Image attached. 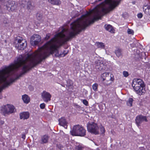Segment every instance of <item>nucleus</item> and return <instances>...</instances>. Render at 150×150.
<instances>
[{
    "label": "nucleus",
    "instance_id": "obj_36",
    "mask_svg": "<svg viewBox=\"0 0 150 150\" xmlns=\"http://www.w3.org/2000/svg\"><path fill=\"white\" fill-rule=\"evenodd\" d=\"M137 16L139 18H141L142 17L143 15L142 13H139L137 14Z\"/></svg>",
    "mask_w": 150,
    "mask_h": 150
},
{
    "label": "nucleus",
    "instance_id": "obj_26",
    "mask_svg": "<svg viewBox=\"0 0 150 150\" xmlns=\"http://www.w3.org/2000/svg\"><path fill=\"white\" fill-rule=\"evenodd\" d=\"M98 85L96 83H95L93 85L92 88L93 90L94 91H97Z\"/></svg>",
    "mask_w": 150,
    "mask_h": 150
},
{
    "label": "nucleus",
    "instance_id": "obj_30",
    "mask_svg": "<svg viewBox=\"0 0 150 150\" xmlns=\"http://www.w3.org/2000/svg\"><path fill=\"white\" fill-rule=\"evenodd\" d=\"M83 103L86 106H88V102L86 100H81Z\"/></svg>",
    "mask_w": 150,
    "mask_h": 150
},
{
    "label": "nucleus",
    "instance_id": "obj_23",
    "mask_svg": "<svg viewBox=\"0 0 150 150\" xmlns=\"http://www.w3.org/2000/svg\"><path fill=\"white\" fill-rule=\"evenodd\" d=\"M133 101V99L132 98H129L127 102V105L130 107L132 106Z\"/></svg>",
    "mask_w": 150,
    "mask_h": 150
},
{
    "label": "nucleus",
    "instance_id": "obj_13",
    "mask_svg": "<svg viewBox=\"0 0 150 150\" xmlns=\"http://www.w3.org/2000/svg\"><path fill=\"white\" fill-rule=\"evenodd\" d=\"M6 8L8 11H13L15 10L17 8L16 4L14 2H11L10 4H8L6 6Z\"/></svg>",
    "mask_w": 150,
    "mask_h": 150
},
{
    "label": "nucleus",
    "instance_id": "obj_29",
    "mask_svg": "<svg viewBox=\"0 0 150 150\" xmlns=\"http://www.w3.org/2000/svg\"><path fill=\"white\" fill-rule=\"evenodd\" d=\"M127 33L128 34H131L133 35L134 34V31L132 29L128 28L127 30Z\"/></svg>",
    "mask_w": 150,
    "mask_h": 150
},
{
    "label": "nucleus",
    "instance_id": "obj_6",
    "mask_svg": "<svg viewBox=\"0 0 150 150\" xmlns=\"http://www.w3.org/2000/svg\"><path fill=\"white\" fill-rule=\"evenodd\" d=\"M136 83H132V86L136 93L139 96L144 95L146 92L145 87H140Z\"/></svg>",
    "mask_w": 150,
    "mask_h": 150
},
{
    "label": "nucleus",
    "instance_id": "obj_31",
    "mask_svg": "<svg viewBox=\"0 0 150 150\" xmlns=\"http://www.w3.org/2000/svg\"><path fill=\"white\" fill-rule=\"evenodd\" d=\"M51 35L50 34V33L47 34L46 35V37L45 38V40H47L48 39H49L50 38L51 36Z\"/></svg>",
    "mask_w": 150,
    "mask_h": 150
},
{
    "label": "nucleus",
    "instance_id": "obj_14",
    "mask_svg": "<svg viewBox=\"0 0 150 150\" xmlns=\"http://www.w3.org/2000/svg\"><path fill=\"white\" fill-rule=\"evenodd\" d=\"M59 124L66 129L67 127V122L64 117H62L59 120Z\"/></svg>",
    "mask_w": 150,
    "mask_h": 150
},
{
    "label": "nucleus",
    "instance_id": "obj_17",
    "mask_svg": "<svg viewBox=\"0 0 150 150\" xmlns=\"http://www.w3.org/2000/svg\"><path fill=\"white\" fill-rule=\"evenodd\" d=\"M22 98L24 103H28L30 101V99L28 96L26 94L22 95Z\"/></svg>",
    "mask_w": 150,
    "mask_h": 150
},
{
    "label": "nucleus",
    "instance_id": "obj_9",
    "mask_svg": "<svg viewBox=\"0 0 150 150\" xmlns=\"http://www.w3.org/2000/svg\"><path fill=\"white\" fill-rule=\"evenodd\" d=\"M135 121L138 127L139 126L140 124L143 122L145 121L147 122L148 121L146 117L142 115L137 116L136 118Z\"/></svg>",
    "mask_w": 150,
    "mask_h": 150
},
{
    "label": "nucleus",
    "instance_id": "obj_16",
    "mask_svg": "<svg viewBox=\"0 0 150 150\" xmlns=\"http://www.w3.org/2000/svg\"><path fill=\"white\" fill-rule=\"evenodd\" d=\"M136 83L137 84L139 85L140 87H145L144 82L140 79H134L133 80L132 83Z\"/></svg>",
    "mask_w": 150,
    "mask_h": 150
},
{
    "label": "nucleus",
    "instance_id": "obj_32",
    "mask_svg": "<svg viewBox=\"0 0 150 150\" xmlns=\"http://www.w3.org/2000/svg\"><path fill=\"white\" fill-rule=\"evenodd\" d=\"M123 74L124 76L125 77H127L129 75L128 73V72L126 71H124L123 72Z\"/></svg>",
    "mask_w": 150,
    "mask_h": 150
},
{
    "label": "nucleus",
    "instance_id": "obj_1",
    "mask_svg": "<svg viewBox=\"0 0 150 150\" xmlns=\"http://www.w3.org/2000/svg\"><path fill=\"white\" fill-rule=\"evenodd\" d=\"M121 0H105L91 11L72 23L70 29L69 30L67 28V41L95 21L100 19L104 15L114 9Z\"/></svg>",
    "mask_w": 150,
    "mask_h": 150
},
{
    "label": "nucleus",
    "instance_id": "obj_20",
    "mask_svg": "<svg viewBox=\"0 0 150 150\" xmlns=\"http://www.w3.org/2000/svg\"><path fill=\"white\" fill-rule=\"evenodd\" d=\"M49 137L47 135L43 136L41 138L40 143L41 144H44L47 143L49 139Z\"/></svg>",
    "mask_w": 150,
    "mask_h": 150
},
{
    "label": "nucleus",
    "instance_id": "obj_22",
    "mask_svg": "<svg viewBox=\"0 0 150 150\" xmlns=\"http://www.w3.org/2000/svg\"><path fill=\"white\" fill-rule=\"evenodd\" d=\"M96 45L100 49H104L105 47V45L104 44L101 42H96Z\"/></svg>",
    "mask_w": 150,
    "mask_h": 150
},
{
    "label": "nucleus",
    "instance_id": "obj_25",
    "mask_svg": "<svg viewBox=\"0 0 150 150\" xmlns=\"http://www.w3.org/2000/svg\"><path fill=\"white\" fill-rule=\"evenodd\" d=\"M33 6L32 5L30 1H28L27 3V8L28 9L32 10L33 8Z\"/></svg>",
    "mask_w": 150,
    "mask_h": 150
},
{
    "label": "nucleus",
    "instance_id": "obj_21",
    "mask_svg": "<svg viewBox=\"0 0 150 150\" xmlns=\"http://www.w3.org/2000/svg\"><path fill=\"white\" fill-rule=\"evenodd\" d=\"M104 27L105 29L106 30L109 31L111 33L114 32V29L112 26L111 25L109 24H106L105 25Z\"/></svg>",
    "mask_w": 150,
    "mask_h": 150
},
{
    "label": "nucleus",
    "instance_id": "obj_33",
    "mask_svg": "<svg viewBox=\"0 0 150 150\" xmlns=\"http://www.w3.org/2000/svg\"><path fill=\"white\" fill-rule=\"evenodd\" d=\"M45 104L44 103H43L41 104L40 105V108L41 109H43L45 108Z\"/></svg>",
    "mask_w": 150,
    "mask_h": 150
},
{
    "label": "nucleus",
    "instance_id": "obj_7",
    "mask_svg": "<svg viewBox=\"0 0 150 150\" xmlns=\"http://www.w3.org/2000/svg\"><path fill=\"white\" fill-rule=\"evenodd\" d=\"M41 39V37L40 35L34 34L31 37L30 43L33 46L37 45L40 41Z\"/></svg>",
    "mask_w": 150,
    "mask_h": 150
},
{
    "label": "nucleus",
    "instance_id": "obj_18",
    "mask_svg": "<svg viewBox=\"0 0 150 150\" xmlns=\"http://www.w3.org/2000/svg\"><path fill=\"white\" fill-rule=\"evenodd\" d=\"M143 8L145 13L150 15V5H144Z\"/></svg>",
    "mask_w": 150,
    "mask_h": 150
},
{
    "label": "nucleus",
    "instance_id": "obj_35",
    "mask_svg": "<svg viewBox=\"0 0 150 150\" xmlns=\"http://www.w3.org/2000/svg\"><path fill=\"white\" fill-rule=\"evenodd\" d=\"M20 4H21V6L24 7L25 6V4H26V2L25 1H24L22 3H20Z\"/></svg>",
    "mask_w": 150,
    "mask_h": 150
},
{
    "label": "nucleus",
    "instance_id": "obj_12",
    "mask_svg": "<svg viewBox=\"0 0 150 150\" xmlns=\"http://www.w3.org/2000/svg\"><path fill=\"white\" fill-rule=\"evenodd\" d=\"M6 8L8 11H13L15 10L17 8L16 4L14 2H11L10 4H8L6 6Z\"/></svg>",
    "mask_w": 150,
    "mask_h": 150
},
{
    "label": "nucleus",
    "instance_id": "obj_5",
    "mask_svg": "<svg viewBox=\"0 0 150 150\" xmlns=\"http://www.w3.org/2000/svg\"><path fill=\"white\" fill-rule=\"evenodd\" d=\"M16 111L14 107L12 105L7 104L4 106L1 110V112L5 115L6 114L13 113Z\"/></svg>",
    "mask_w": 150,
    "mask_h": 150
},
{
    "label": "nucleus",
    "instance_id": "obj_8",
    "mask_svg": "<svg viewBox=\"0 0 150 150\" xmlns=\"http://www.w3.org/2000/svg\"><path fill=\"white\" fill-rule=\"evenodd\" d=\"M25 42L26 41L25 40L18 39L16 47L19 50H23L26 45V43H25Z\"/></svg>",
    "mask_w": 150,
    "mask_h": 150
},
{
    "label": "nucleus",
    "instance_id": "obj_39",
    "mask_svg": "<svg viewBox=\"0 0 150 150\" xmlns=\"http://www.w3.org/2000/svg\"><path fill=\"white\" fill-rule=\"evenodd\" d=\"M84 92L85 94H87L88 93V91L86 90H85Z\"/></svg>",
    "mask_w": 150,
    "mask_h": 150
},
{
    "label": "nucleus",
    "instance_id": "obj_4",
    "mask_svg": "<svg viewBox=\"0 0 150 150\" xmlns=\"http://www.w3.org/2000/svg\"><path fill=\"white\" fill-rule=\"evenodd\" d=\"M109 73H104L101 75V78L103 81L106 80V83H105V85H109L111 83L114 79L113 75L110 74L109 76Z\"/></svg>",
    "mask_w": 150,
    "mask_h": 150
},
{
    "label": "nucleus",
    "instance_id": "obj_2",
    "mask_svg": "<svg viewBox=\"0 0 150 150\" xmlns=\"http://www.w3.org/2000/svg\"><path fill=\"white\" fill-rule=\"evenodd\" d=\"M70 132L73 136L83 137L86 135V130L81 125H78L74 126Z\"/></svg>",
    "mask_w": 150,
    "mask_h": 150
},
{
    "label": "nucleus",
    "instance_id": "obj_37",
    "mask_svg": "<svg viewBox=\"0 0 150 150\" xmlns=\"http://www.w3.org/2000/svg\"><path fill=\"white\" fill-rule=\"evenodd\" d=\"M22 138L23 139H25V134H23L22 135Z\"/></svg>",
    "mask_w": 150,
    "mask_h": 150
},
{
    "label": "nucleus",
    "instance_id": "obj_24",
    "mask_svg": "<svg viewBox=\"0 0 150 150\" xmlns=\"http://www.w3.org/2000/svg\"><path fill=\"white\" fill-rule=\"evenodd\" d=\"M115 53L117 57H120L122 55L121 50L119 49H117L115 50Z\"/></svg>",
    "mask_w": 150,
    "mask_h": 150
},
{
    "label": "nucleus",
    "instance_id": "obj_40",
    "mask_svg": "<svg viewBox=\"0 0 150 150\" xmlns=\"http://www.w3.org/2000/svg\"><path fill=\"white\" fill-rule=\"evenodd\" d=\"M102 0H98V1H102Z\"/></svg>",
    "mask_w": 150,
    "mask_h": 150
},
{
    "label": "nucleus",
    "instance_id": "obj_3",
    "mask_svg": "<svg viewBox=\"0 0 150 150\" xmlns=\"http://www.w3.org/2000/svg\"><path fill=\"white\" fill-rule=\"evenodd\" d=\"M88 131L95 135L99 134V127L96 123L93 122L88 123L87 125Z\"/></svg>",
    "mask_w": 150,
    "mask_h": 150
},
{
    "label": "nucleus",
    "instance_id": "obj_10",
    "mask_svg": "<svg viewBox=\"0 0 150 150\" xmlns=\"http://www.w3.org/2000/svg\"><path fill=\"white\" fill-rule=\"evenodd\" d=\"M96 67L100 70L105 69H106V66L104 63V62L100 60H97L95 62Z\"/></svg>",
    "mask_w": 150,
    "mask_h": 150
},
{
    "label": "nucleus",
    "instance_id": "obj_27",
    "mask_svg": "<svg viewBox=\"0 0 150 150\" xmlns=\"http://www.w3.org/2000/svg\"><path fill=\"white\" fill-rule=\"evenodd\" d=\"M100 129L101 134H104L105 132V130L104 127L103 126H101L100 127Z\"/></svg>",
    "mask_w": 150,
    "mask_h": 150
},
{
    "label": "nucleus",
    "instance_id": "obj_19",
    "mask_svg": "<svg viewBox=\"0 0 150 150\" xmlns=\"http://www.w3.org/2000/svg\"><path fill=\"white\" fill-rule=\"evenodd\" d=\"M47 1L53 5H59L61 4L60 0H47Z\"/></svg>",
    "mask_w": 150,
    "mask_h": 150
},
{
    "label": "nucleus",
    "instance_id": "obj_28",
    "mask_svg": "<svg viewBox=\"0 0 150 150\" xmlns=\"http://www.w3.org/2000/svg\"><path fill=\"white\" fill-rule=\"evenodd\" d=\"M36 17L38 20L40 21L42 18V15L39 13H38L36 14Z\"/></svg>",
    "mask_w": 150,
    "mask_h": 150
},
{
    "label": "nucleus",
    "instance_id": "obj_15",
    "mask_svg": "<svg viewBox=\"0 0 150 150\" xmlns=\"http://www.w3.org/2000/svg\"><path fill=\"white\" fill-rule=\"evenodd\" d=\"M30 114L28 112H24L20 114V118L23 120H26L29 117Z\"/></svg>",
    "mask_w": 150,
    "mask_h": 150
},
{
    "label": "nucleus",
    "instance_id": "obj_11",
    "mask_svg": "<svg viewBox=\"0 0 150 150\" xmlns=\"http://www.w3.org/2000/svg\"><path fill=\"white\" fill-rule=\"evenodd\" d=\"M42 98L44 101L47 102L51 100V95L48 92L44 91L41 94Z\"/></svg>",
    "mask_w": 150,
    "mask_h": 150
},
{
    "label": "nucleus",
    "instance_id": "obj_34",
    "mask_svg": "<svg viewBox=\"0 0 150 150\" xmlns=\"http://www.w3.org/2000/svg\"><path fill=\"white\" fill-rule=\"evenodd\" d=\"M76 148L78 150H81L82 147L81 145H79L76 146Z\"/></svg>",
    "mask_w": 150,
    "mask_h": 150
},
{
    "label": "nucleus",
    "instance_id": "obj_38",
    "mask_svg": "<svg viewBox=\"0 0 150 150\" xmlns=\"http://www.w3.org/2000/svg\"><path fill=\"white\" fill-rule=\"evenodd\" d=\"M0 124H1V125H3L4 124V122L3 121H1L0 122Z\"/></svg>",
    "mask_w": 150,
    "mask_h": 150
}]
</instances>
